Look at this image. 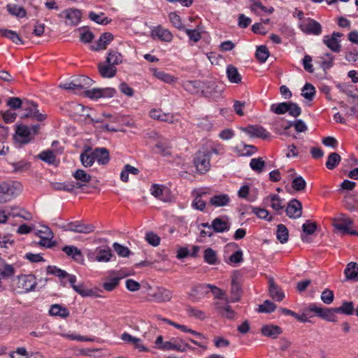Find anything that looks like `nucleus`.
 <instances>
[{
  "instance_id": "1",
  "label": "nucleus",
  "mask_w": 358,
  "mask_h": 358,
  "mask_svg": "<svg viewBox=\"0 0 358 358\" xmlns=\"http://www.w3.org/2000/svg\"><path fill=\"white\" fill-rule=\"evenodd\" d=\"M37 285L34 275H19L13 278L10 289L17 294H22L35 291Z\"/></svg>"
},
{
  "instance_id": "2",
  "label": "nucleus",
  "mask_w": 358,
  "mask_h": 358,
  "mask_svg": "<svg viewBox=\"0 0 358 358\" xmlns=\"http://www.w3.org/2000/svg\"><path fill=\"white\" fill-rule=\"evenodd\" d=\"M22 185L17 181H8L0 184V202H6L19 195Z\"/></svg>"
},
{
  "instance_id": "3",
  "label": "nucleus",
  "mask_w": 358,
  "mask_h": 358,
  "mask_svg": "<svg viewBox=\"0 0 358 358\" xmlns=\"http://www.w3.org/2000/svg\"><path fill=\"white\" fill-rule=\"evenodd\" d=\"M353 224V220L345 214H338L336 217L332 218V225L343 234H350L358 236V231L351 229Z\"/></svg>"
},
{
  "instance_id": "4",
  "label": "nucleus",
  "mask_w": 358,
  "mask_h": 358,
  "mask_svg": "<svg viewBox=\"0 0 358 358\" xmlns=\"http://www.w3.org/2000/svg\"><path fill=\"white\" fill-rule=\"evenodd\" d=\"M210 152L208 150H200L195 153L194 157V165L199 173L203 174L210 168Z\"/></svg>"
},
{
  "instance_id": "5",
  "label": "nucleus",
  "mask_w": 358,
  "mask_h": 358,
  "mask_svg": "<svg viewBox=\"0 0 358 358\" xmlns=\"http://www.w3.org/2000/svg\"><path fill=\"white\" fill-rule=\"evenodd\" d=\"M24 113L21 115L22 118L29 117L41 122L45 120L46 115L41 113L38 110V105L32 101H27L23 105Z\"/></svg>"
},
{
  "instance_id": "6",
  "label": "nucleus",
  "mask_w": 358,
  "mask_h": 358,
  "mask_svg": "<svg viewBox=\"0 0 358 358\" xmlns=\"http://www.w3.org/2000/svg\"><path fill=\"white\" fill-rule=\"evenodd\" d=\"M158 348L162 350H176L178 352H185L187 348H192L189 344L182 340L178 341L174 338L169 341H165L162 345Z\"/></svg>"
},
{
  "instance_id": "7",
  "label": "nucleus",
  "mask_w": 358,
  "mask_h": 358,
  "mask_svg": "<svg viewBox=\"0 0 358 358\" xmlns=\"http://www.w3.org/2000/svg\"><path fill=\"white\" fill-rule=\"evenodd\" d=\"M343 36V34L339 32H333L331 36L326 35L323 38V43L334 52H338L341 51V45L340 43V37Z\"/></svg>"
},
{
  "instance_id": "8",
  "label": "nucleus",
  "mask_w": 358,
  "mask_h": 358,
  "mask_svg": "<svg viewBox=\"0 0 358 358\" xmlns=\"http://www.w3.org/2000/svg\"><path fill=\"white\" fill-rule=\"evenodd\" d=\"M93 224H85L80 221L70 222L67 224L66 230L80 234H90L94 231Z\"/></svg>"
},
{
  "instance_id": "9",
  "label": "nucleus",
  "mask_w": 358,
  "mask_h": 358,
  "mask_svg": "<svg viewBox=\"0 0 358 358\" xmlns=\"http://www.w3.org/2000/svg\"><path fill=\"white\" fill-rule=\"evenodd\" d=\"M301 31L306 34L318 36L322 33V26L316 20L308 18L307 22L300 26Z\"/></svg>"
},
{
  "instance_id": "10",
  "label": "nucleus",
  "mask_w": 358,
  "mask_h": 358,
  "mask_svg": "<svg viewBox=\"0 0 358 358\" xmlns=\"http://www.w3.org/2000/svg\"><path fill=\"white\" fill-rule=\"evenodd\" d=\"M243 130L251 137L262 139H266L270 137V133L259 125H250L243 128Z\"/></svg>"
},
{
  "instance_id": "11",
  "label": "nucleus",
  "mask_w": 358,
  "mask_h": 358,
  "mask_svg": "<svg viewBox=\"0 0 358 358\" xmlns=\"http://www.w3.org/2000/svg\"><path fill=\"white\" fill-rule=\"evenodd\" d=\"M287 215L290 218H299L302 215V203L296 199H292L286 208Z\"/></svg>"
},
{
  "instance_id": "12",
  "label": "nucleus",
  "mask_w": 358,
  "mask_h": 358,
  "mask_svg": "<svg viewBox=\"0 0 358 358\" xmlns=\"http://www.w3.org/2000/svg\"><path fill=\"white\" fill-rule=\"evenodd\" d=\"M150 116L154 120L173 124L176 122L174 115L170 113H164L161 110L152 109L150 111Z\"/></svg>"
},
{
  "instance_id": "13",
  "label": "nucleus",
  "mask_w": 358,
  "mask_h": 358,
  "mask_svg": "<svg viewBox=\"0 0 358 358\" xmlns=\"http://www.w3.org/2000/svg\"><path fill=\"white\" fill-rule=\"evenodd\" d=\"M234 150L238 156L244 157L252 155L257 152V148L255 145L241 142L234 148Z\"/></svg>"
},
{
  "instance_id": "14",
  "label": "nucleus",
  "mask_w": 358,
  "mask_h": 358,
  "mask_svg": "<svg viewBox=\"0 0 358 358\" xmlns=\"http://www.w3.org/2000/svg\"><path fill=\"white\" fill-rule=\"evenodd\" d=\"M113 40V35L109 32H105L101 35L98 41L91 45L92 50H99L106 48V46Z\"/></svg>"
},
{
  "instance_id": "15",
  "label": "nucleus",
  "mask_w": 358,
  "mask_h": 358,
  "mask_svg": "<svg viewBox=\"0 0 358 358\" xmlns=\"http://www.w3.org/2000/svg\"><path fill=\"white\" fill-rule=\"evenodd\" d=\"M95 161L100 165H106L110 161L109 152L106 148H96L92 150Z\"/></svg>"
},
{
  "instance_id": "16",
  "label": "nucleus",
  "mask_w": 358,
  "mask_h": 358,
  "mask_svg": "<svg viewBox=\"0 0 358 358\" xmlns=\"http://www.w3.org/2000/svg\"><path fill=\"white\" fill-rule=\"evenodd\" d=\"M203 85L204 83L200 80H185L182 84L184 90L191 94H197L202 91Z\"/></svg>"
},
{
  "instance_id": "17",
  "label": "nucleus",
  "mask_w": 358,
  "mask_h": 358,
  "mask_svg": "<svg viewBox=\"0 0 358 358\" xmlns=\"http://www.w3.org/2000/svg\"><path fill=\"white\" fill-rule=\"evenodd\" d=\"M261 333L264 336L275 339L282 333V330L279 326L267 324L262 327Z\"/></svg>"
},
{
  "instance_id": "18",
  "label": "nucleus",
  "mask_w": 358,
  "mask_h": 358,
  "mask_svg": "<svg viewBox=\"0 0 358 358\" xmlns=\"http://www.w3.org/2000/svg\"><path fill=\"white\" fill-rule=\"evenodd\" d=\"M150 192L152 195H153L157 199L163 201H169V189L165 188L163 185L154 184L151 186Z\"/></svg>"
},
{
  "instance_id": "19",
  "label": "nucleus",
  "mask_w": 358,
  "mask_h": 358,
  "mask_svg": "<svg viewBox=\"0 0 358 358\" xmlns=\"http://www.w3.org/2000/svg\"><path fill=\"white\" fill-rule=\"evenodd\" d=\"M65 14V17L67 20L69 22H67L68 24L71 26L77 25L81 19V12L76 8H69L66 9L64 11Z\"/></svg>"
},
{
  "instance_id": "20",
  "label": "nucleus",
  "mask_w": 358,
  "mask_h": 358,
  "mask_svg": "<svg viewBox=\"0 0 358 358\" xmlns=\"http://www.w3.org/2000/svg\"><path fill=\"white\" fill-rule=\"evenodd\" d=\"M15 268L12 264L6 263V262L0 257V276L2 278H10L14 276Z\"/></svg>"
},
{
  "instance_id": "21",
  "label": "nucleus",
  "mask_w": 358,
  "mask_h": 358,
  "mask_svg": "<svg viewBox=\"0 0 358 358\" xmlns=\"http://www.w3.org/2000/svg\"><path fill=\"white\" fill-rule=\"evenodd\" d=\"M153 299L158 303L169 301L172 298V292L165 288H158L152 295Z\"/></svg>"
},
{
  "instance_id": "22",
  "label": "nucleus",
  "mask_w": 358,
  "mask_h": 358,
  "mask_svg": "<svg viewBox=\"0 0 358 358\" xmlns=\"http://www.w3.org/2000/svg\"><path fill=\"white\" fill-rule=\"evenodd\" d=\"M99 73L103 78H113L115 76L117 69L112 64L99 63L98 64Z\"/></svg>"
},
{
  "instance_id": "23",
  "label": "nucleus",
  "mask_w": 358,
  "mask_h": 358,
  "mask_svg": "<svg viewBox=\"0 0 358 358\" xmlns=\"http://www.w3.org/2000/svg\"><path fill=\"white\" fill-rule=\"evenodd\" d=\"M80 160L85 167H90L95 162L92 148L87 147L80 155Z\"/></svg>"
},
{
  "instance_id": "24",
  "label": "nucleus",
  "mask_w": 358,
  "mask_h": 358,
  "mask_svg": "<svg viewBox=\"0 0 358 358\" xmlns=\"http://www.w3.org/2000/svg\"><path fill=\"white\" fill-rule=\"evenodd\" d=\"M346 280L358 281V264L351 262L344 270Z\"/></svg>"
},
{
  "instance_id": "25",
  "label": "nucleus",
  "mask_w": 358,
  "mask_h": 358,
  "mask_svg": "<svg viewBox=\"0 0 358 358\" xmlns=\"http://www.w3.org/2000/svg\"><path fill=\"white\" fill-rule=\"evenodd\" d=\"M30 130L27 126L20 125L16 129V140L22 143H27L30 141Z\"/></svg>"
},
{
  "instance_id": "26",
  "label": "nucleus",
  "mask_w": 358,
  "mask_h": 358,
  "mask_svg": "<svg viewBox=\"0 0 358 358\" xmlns=\"http://www.w3.org/2000/svg\"><path fill=\"white\" fill-rule=\"evenodd\" d=\"M230 201L229 196L226 194L214 195L210 199L209 203L215 207L227 206Z\"/></svg>"
},
{
  "instance_id": "27",
  "label": "nucleus",
  "mask_w": 358,
  "mask_h": 358,
  "mask_svg": "<svg viewBox=\"0 0 358 358\" xmlns=\"http://www.w3.org/2000/svg\"><path fill=\"white\" fill-rule=\"evenodd\" d=\"M269 293L271 296L278 301H281L285 297L282 289L274 282L272 278L269 280Z\"/></svg>"
},
{
  "instance_id": "28",
  "label": "nucleus",
  "mask_w": 358,
  "mask_h": 358,
  "mask_svg": "<svg viewBox=\"0 0 358 358\" xmlns=\"http://www.w3.org/2000/svg\"><path fill=\"white\" fill-rule=\"evenodd\" d=\"M62 251L64 252L68 256L71 257L75 261L80 262L83 260V256L81 251L73 245H66L62 248Z\"/></svg>"
},
{
  "instance_id": "29",
  "label": "nucleus",
  "mask_w": 358,
  "mask_h": 358,
  "mask_svg": "<svg viewBox=\"0 0 358 358\" xmlns=\"http://www.w3.org/2000/svg\"><path fill=\"white\" fill-rule=\"evenodd\" d=\"M212 229L217 233H222L229 230L230 226L228 222L221 217H216L211 224Z\"/></svg>"
},
{
  "instance_id": "30",
  "label": "nucleus",
  "mask_w": 358,
  "mask_h": 358,
  "mask_svg": "<svg viewBox=\"0 0 358 358\" xmlns=\"http://www.w3.org/2000/svg\"><path fill=\"white\" fill-rule=\"evenodd\" d=\"M0 35L2 37H5L10 39L12 42H13L15 44H24V41L19 36V34L13 30L7 29H0Z\"/></svg>"
},
{
  "instance_id": "31",
  "label": "nucleus",
  "mask_w": 358,
  "mask_h": 358,
  "mask_svg": "<svg viewBox=\"0 0 358 358\" xmlns=\"http://www.w3.org/2000/svg\"><path fill=\"white\" fill-rule=\"evenodd\" d=\"M153 34L158 38H159L161 41L166 42H171L173 37L172 33L169 30L164 29L160 26L157 27L153 31Z\"/></svg>"
},
{
  "instance_id": "32",
  "label": "nucleus",
  "mask_w": 358,
  "mask_h": 358,
  "mask_svg": "<svg viewBox=\"0 0 358 358\" xmlns=\"http://www.w3.org/2000/svg\"><path fill=\"white\" fill-rule=\"evenodd\" d=\"M49 313L51 315L59 316L62 318H66L69 315V310L59 304L52 305L50 308Z\"/></svg>"
},
{
  "instance_id": "33",
  "label": "nucleus",
  "mask_w": 358,
  "mask_h": 358,
  "mask_svg": "<svg viewBox=\"0 0 358 358\" xmlns=\"http://www.w3.org/2000/svg\"><path fill=\"white\" fill-rule=\"evenodd\" d=\"M227 75L229 80L233 83H240L241 82V76L238 73L237 68L233 65H229L227 68Z\"/></svg>"
},
{
  "instance_id": "34",
  "label": "nucleus",
  "mask_w": 358,
  "mask_h": 358,
  "mask_svg": "<svg viewBox=\"0 0 358 358\" xmlns=\"http://www.w3.org/2000/svg\"><path fill=\"white\" fill-rule=\"evenodd\" d=\"M6 9L11 15L17 17H24L27 15L25 9L22 6H19L16 4H8Z\"/></svg>"
},
{
  "instance_id": "35",
  "label": "nucleus",
  "mask_w": 358,
  "mask_h": 358,
  "mask_svg": "<svg viewBox=\"0 0 358 358\" xmlns=\"http://www.w3.org/2000/svg\"><path fill=\"white\" fill-rule=\"evenodd\" d=\"M122 62V55L116 51H110L106 59V63L113 66L118 65Z\"/></svg>"
},
{
  "instance_id": "36",
  "label": "nucleus",
  "mask_w": 358,
  "mask_h": 358,
  "mask_svg": "<svg viewBox=\"0 0 358 358\" xmlns=\"http://www.w3.org/2000/svg\"><path fill=\"white\" fill-rule=\"evenodd\" d=\"M276 237L281 243H285L288 241L289 231L285 225L280 224L277 227Z\"/></svg>"
},
{
  "instance_id": "37",
  "label": "nucleus",
  "mask_w": 358,
  "mask_h": 358,
  "mask_svg": "<svg viewBox=\"0 0 358 358\" xmlns=\"http://www.w3.org/2000/svg\"><path fill=\"white\" fill-rule=\"evenodd\" d=\"M153 75L155 77H156L157 78H158L160 80L164 81L166 83L171 84V83H175L177 80V78H175L174 76H173L169 73H166L164 71H158L157 69L153 70Z\"/></svg>"
},
{
  "instance_id": "38",
  "label": "nucleus",
  "mask_w": 358,
  "mask_h": 358,
  "mask_svg": "<svg viewBox=\"0 0 358 358\" xmlns=\"http://www.w3.org/2000/svg\"><path fill=\"white\" fill-rule=\"evenodd\" d=\"M341 160V156L337 152H331L328 156L326 167L329 170H333L339 164Z\"/></svg>"
},
{
  "instance_id": "39",
  "label": "nucleus",
  "mask_w": 358,
  "mask_h": 358,
  "mask_svg": "<svg viewBox=\"0 0 358 358\" xmlns=\"http://www.w3.org/2000/svg\"><path fill=\"white\" fill-rule=\"evenodd\" d=\"M335 308L338 313L351 315L354 312V303L352 301H344L340 307Z\"/></svg>"
},
{
  "instance_id": "40",
  "label": "nucleus",
  "mask_w": 358,
  "mask_h": 358,
  "mask_svg": "<svg viewBox=\"0 0 358 358\" xmlns=\"http://www.w3.org/2000/svg\"><path fill=\"white\" fill-rule=\"evenodd\" d=\"M255 56L260 63H264L269 56V51L266 46L260 45L257 47Z\"/></svg>"
},
{
  "instance_id": "41",
  "label": "nucleus",
  "mask_w": 358,
  "mask_h": 358,
  "mask_svg": "<svg viewBox=\"0 0 358 358\" xmlns=\"http://www.w3.org/2000/svg\"><path fill=\"white\" fill-rule=\"evenodd\" d=\"M336 313H338L335 308H324L322 318L329 322H336Z\"/></svg>"
},
{
  "instance_id": "42",
  "label": "nucleus",
  "mask_w": 358,
  "mask_h": 358,
  "mask_svg": "<svg viewBox=\"0 0 358 358\" xmlns=\"http://www.w3.org/2000/svg\"><path fill=\"white\" fill-rule=\"evenodd\" d=\"M268 200L271 201V207L273 210H280L283 209L284 206L282 204V200L278 195L271 194L269 196L264 199L265 201Z\"/></svg>"
},
{
  "instance_id": "43",
  "label": "nucleus",
  "mask_w": 358,
  "mask_h": 358,
  "mask_svg": "<svg viewBox=\"0 0 358 358\" xmlns=\"http://www.w3.org/2000/svg\"><path fill=\"white\" fill-rule=\"evenodd\" d=\"M292 187L296 192H303L306 187V182L301 176H296L292 181Z\"/></svg>"
},
{
  "instance_id": "44",
  "label": "nucleus",
  "mask_w": 358,
  "mask_h": 358,
  "mask_svg": "<svg viewBox=\"0 0 358 358\" xmlns=\"http://www.w3.org/2000/svg\"><path fill=\"white\" fill-rule=\"evenodd\" d=\"M294 126L297 132H305L307 130V126L301 120H298L295 122H289L287 125L284 126L285 130H287L291 127Z\"/></svg>"
},
{
  "instance_id": "45",
  "label": "nucleus",
  "mask_w": 358,
  "mask_h": 358,
  "mask_svg": "<svg viewBox=\"0 0 358 358\" xmlns=\"http://www.w3.org/2000/svg\"><path fill=\"white\" fill-rule=\"evenodd\" d=\"M204 261L209 264H215L217 263V257L215 250L208 248L205 250L203 255Z\"/></svg>"
},
{
  "instance_id": "46",
  "label": "nucleus",
  "mask_w": 358,
  "mask_h": 358,
  "mask_svg": "<svg viewBox=\"0 0 358 358\" xmlns=\"http://www.w3.org/2000/svg\"><path fill=\"white\" fill-rule=\"evenodd\" d=\"M250 168L257 173H261L265 166V162L261 158H253L250 162Z\"/></svg>"
},
{
  "instance_id": "47",
  "label": "nucleus",
  "mask_w": 358,
  "mask_h": 358,
  "mask_svg": "<svg viewBox=\"0 0 358 358\" xmlns=\"http://www.w3.org/2000/svg\"><path fill=\"white\" fill-rule=\"evenodd\" d=\"M287 110H289L288 102L273 103L271 106V111L277 115L285 114Z\"/></svg>"
},
{
  "instance_id": "48",
  "label": "nucleus",
  "mask_w": 358,
  "mask_h": 358,
  "mask_svg": "<svg viewBox=\"0 0 358 358\" xmlns=\"http://www.w3.org/2000/svg\"><path fill=\"white\" fill-rule=\"evenodd\" d=\"M38 157L49 164H53L56 160L55 154L54 153L53 150H50L41 152L39 154Z\"/></svg>"
},
{
  "instance_id": "49",
  "label": "nucleus",
  "mask_w": 358,
  "mask_h": 358,
  "mask_svg": "<svg viewBox=\"0 0 358 358\" xmlns=\"http://www.w3.org/2000/svg\"><path fill=\"white\" fill-rule=\"evenodd\" d=\"M315 94V89L310 83H306L302 88L301 95L308 100H313Z\"/></svg>"
},
{
  "instance_id": "50",
  "label": "nucleus",
  "mask_w": 358,
  "mask_h": 358,
  "mask_svg": "<svg viewBox=\"0 0 358 358\" xmlns=\"http://www.w3.org/2000/svg\"><path fill=\"white\" fill-rule=\"evenodd\" d=\"M210 284H199L196 285L192 292L194 294L198 296L199 298L203 297L209 292Z\"/></svg>"
},
{
  "instance_id": "51",
  "label": "nucleus",
  "mask_w": 358,
  "mask_h": 358,
  "mask_svg": "<svg viewBox=\"0 0 358 358\" xmlns=\"http://www.w3.org/2000/svg\"><path fill=\"white\" fill-rule=\"evenodd\" d=\"M16 352L17 355L24 356L26 358H44V355L41 352H29L24 347L17 348Z\"/></svg>"
},
{
  "instance_id": "52",
  "label": "nucleus",
  "mask_w": 358,
  "mask_h": 358,
  "mask_svg": "<svg viewBox=\"0 0 358 358\" xmlns=\"http://www.w3.org/2000/svg\"><path fill=\"white\" fill-rule=\"evenodd\" d=\"M248 208L251 209L252 213L255 214L259 218L271 221L272 217H268L269 213L267 210L261 208L250 206Z\"/></svg>"
},
{
  "instance_id": "53",
  "label": "nucleus",
  "mask_w": 358,
  "mask_h": 358,
  "mask_svg": "<svg viewBox=\"0 0 358 358\" xmlns=\"http://www.w3.org/2000/svg\"><path fill=\"white\" fill-rule=\"evenodd\" d=\"M74 178L80 182H88L91 180V176L87 173L84 170L78 169L73 173Z\"/></svg>"
},
{
  "instance_id": "54",
  "label": "nucleus",
  "mask_w": 358,
  "mask_h": 358,
  "mask_svg": "<svg viewBox=\"0 0 358 358\" xmlns=\"http://www.w3.org/2000/svg\"><path fill=\"white\" fill-rule=\"evenodd\" d=\"M205 192L199 193L192 202V207L194 209L203 211L206 208V201L201 199V196L205 194Z\"/></svg>"
},
{
  "instance_id": "55",
  "label": "nucleus",
  "mask_w": 358,
  "mask_h": 358,
  "mask_svg": "<svg viewBox=\"0 0 358 358\" xmlns=\"http://www.w3.org/2000/svg\"><path fill=\"white\" fill-rule=\"evenodd\" d=\"M60 87L68 90H73L76 94H84V90L81 87L78 86V83H77L74 80L70 83H66L60 85Z\"/></svg>"
},
{
  "instance_id": "56",
  "label": "nucleus",
  "mask_w": 358,
  "mask_h": 358,
  "mask_svg": "<svg viewBox=\"0 0 358 358\" xmlns=\"http://www.w3.org/2000/svg\"><path fill=\"white\" fill-rule=\"evenodd\" d=\"M102 15H103V13H101V15L96 14L94 12H90L89 13L90 19L97 24H108L110 22L111 20L108 19L107 17H102Z\"/></svg>"
},
{
  "instance_id": "57",
  "label": "nucleus",
  "mask_w": 358,
  "mask_h": 358,
  "mask_svg": "<svg viewBox=\"0 0 358 358\" xmlns=\"http://www.w3.org/2000/svg\"><path fill=\"white\" fill-rule=\"evenodd\" d=\"M74 80L78 83V86L81 87L84 91L87 90L94 83L91 78L84 76H80Z\"/></svg>"
},
{
  "instance_id": "58",
  "label": "nucleus",
  "mask_w": 358,
  "mask_h": 358,
  "mask_svg": "<svg viewBox=\"0 0 358 358\" xmlns=\"http://www.w3.org/2000/svg\"><path fill=\"white\" fill-rule=\"evenodd\" d=\"M111 257H112V253H111V251L110 249L101 250L97 252V254L95 257V259L97 262H107L110 261Z\"/></svg>"
},
{
  "instance_id": "59",
  "label": "nucleus",
  "mask_w": 358,
  "mask_h": 358,
  "mask_svg": "<svg viewBox=\"0 0 358 358\" xmlns=\"http://www.w3.org/2000/svg\"><path fill=\"white\" fill-rule=\"evenodd\" d=\"M169 20L171 24L178 29L183 30L185 29V27L181 22V19L178 15L176 13L172 12L169 15Z\"/></svg>"
},
{
  "instance_id": "60",
  "label": "nucleus",
  "mask_w": 358,
  "mask_h": 358,
  "mask_svg": "<svg viewBox=\"0 0 358 358\" xmlns=\"http://www.w3.org/2000/svg\"><path fill=\"white\" fill-rule=\"evenodd\" d=\"M47 272L48 273L55 275L59 277V278H66L67 275H69V273H66L65 271L62 270L61 268H59L55 266H48L47 267Z\"/></svg>"
},
{
  "instance_id": "61",
  "label": "nucleus",
  "mask_w": 358,
  "mask_h": 358,
  "mask_svg": "<svg viewBox=\"0 0 358 358\" xmlns=\"http://www.w3.org/2000/svg\"><path fill=\"white\" fill-rule=\"evenodd\" d=\"M122 278L116 277L110 279L103 283V287L108 292H111L115 289L119 285V282Z\"/></svg>"
},
{
  "instance_id": "62",
  "label": "nucleus",
  "mask_w": 358,
  "mask_h": 358,
  "mask_svg": "<svg viewBox=\"0 0 358 358\" xmlns=\"http://www.w3.org/2000/svg\"><path fill=\"white\" fill-rule=\"evenodd\" d=\"M276 308V306L268 300H266L262 304L259 306L258 310L260 313H271Z\"/></svg>"
},
{
  "instance_id": "63",
  "label": "nucleus",
  "mask_w": 358,
  "mask_h": 358,
  "mask_svg": "<svg viewBox=\"0 0 358 358\" xmlns=\"http://www.w3.org/2000/svg\"><path fill=\"white\" fill-rule=\"evenodd\" d=\"M145 240L150 245L154 247L158 246L160 243L159 236L152 231L146 233Z\"/></svg>"
},
{
  "instance_id": "64",
  "label": "nucleus",
  "mask_w": 358,
  "mask_h": 358,
  "mask_svg": "<svg viewBox=\"0 0 358 358\" xmlns=\"http://www.w3.org/2000/svg\"><path fill=\"white\" fill-rule=\"evenodd\" d=\"M288 107L289 110H287V113H289V115L294 117H297L301 115V109L297 103L289 101Z\"/></svg>"
}]
</instances>
